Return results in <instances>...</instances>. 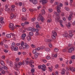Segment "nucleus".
<instances>
[{"mask_svg":"<svg viewBox=\"0 0 75 75\" xmlns=\"http://www.w3.org/2000/svg\"><path fill=\"white\" fill-rule=\"evenodd\" d=\"M25 64L24 61H23V62H20L18 64L16 63L15 64V66L14 67V69L17 71H19L20 70V66L24 65Z\"/></svg>","mask_w":75,"mask_h":75,"instance_id":"obj_1","label":"nucleus"},{"mask_svg":"<svg viewBox=\"0 0 75 75\" xmlns=\"http://www.w3.org/2000/svg\"><path fill=\"white\" fill-rule=\"evenodd\" d=\"M60 18L59 17H56V22H59L60 23V26L62 27H64V25H62V23L63 22V21L62 20H60Z\"/></svg>","mask_w":75,"mask_h":75,"instance_id":"obj_2","label":"nucleus"},{"mask_svg":"<svg viewBox=\"0 0 75 75\" xmlns=\"http://www.w3.org/2000/svg\"><path fill=\"white\" fill-rule=\"evenodd\" d=\"M46 66L45 65L43 64L42 65H39L38 66V68L39 69H42V70L43 71H46L45 68Z\"/></svg>","mask_w":75,"mask_h":75,"instance_id":"obj_3","label":"nucleus"},{"mask_svg":"<svg viewBox=\"0 0 75 75\" xmlns=\"http://www.w3.org/2000/svg\"><path fill=\"white\" fill-rule=\"evenodd\" d=\"M57 35V33L56 32L54 31H52V38L53 39H55L56 38V37Z\"/></svg>","mask_w":75,"mask_h":75,"instance_id":"obj_4","label":"nucleus"},{"mask_svg":"<svg viewBox=\"0 0 75 75\" xmlns=\"http://www.w3.org/2000/svg\"><path fill=\"white\" fill-rule=\"evenodd\" d=\"M59 5H60V6L59 5H57V6L56 7V8H57V12L60 13L61 11L59 10L61 9L60 7H62L63 4L60 3L59 4Z\"/></svg>","mask_w":75,"mask_h":75,"instance_id":"obj_5","label":"nucleus"},{"mask_svg":"<svg viewBox=\"0 0 75 75\" xmlns=\"http://www.w3.org/2000/svg\"><path fill=\"white\" fill-rule=\"evenodd\" d=\"M21 47H20V50H24L25 49V43L23 42H22L21 44Z\"/></svg>","mask_w":75,"mask_h":75,"instance_id":"obj_6","label":"nucleus"},{"mask_svg":"<svg viewBox=\"0 0 75 75\" xmlns=\"http://www.w3.org/2000/svg\"><path fill=\"white\" fill-rule=\"evenodd\" d=\"M40 2H42V5H43V6L44 7L45 5H44L46 4L47 3V0H40Z\"/></svg>","mask_w":75,"mask_h":75,"instance_id":"obj_7","label":"nucleus"},{"mask_svg":"<svg viewBox=\"0 0 75 75\" xmlns=\"http://www.w3.org/2000/svg\"><path fill=\"white\" fill-rule=\"evenodd\" d=\"M74 47H72L70 48L68 50V52L69 53H71L72 52L74 51Z\"/></svg>","mask_w":75,"mask_h":75,"instance_id":"obj_8","label":"nucleus"},{"mask_svg":"<svg viewBox=\"0 0 75 75\" xmlns=\"http://www.w3.org/2000/svg\"><path fill=\"white\" fill-rule=\"evenodd\" d=\"M74 30H69V35H68L69 38V36L70 37H72L73 36V34L72 33H74Z\"/></svg>","mask_w":75,"mask_h":75,"instance_id":"obj_9","label":"nucleus"},{"mask_svg":"<svg viewBox=\"0 0 75 75\" xmlns=\"http://www.w3.org/2000/svg\"><path fill=\"white\" fill-rule=\"evenodd\" d=\"M63 36L64 38H69L68 34L67 31H65V33L63 34Z\"/></svg>","mask_w":75,"mask_h":75,"instance_id":"obj_10","label":"nucleus"},{"mask_svg":"<svg viewBox=\"0 0 75 75\" xmlns=\"http://www.w3.org/2000/svg\"><path fill=\"white\" fill-rule=\"evenodd\" d=\"M9 27L10 28V29L12 30H14V25L12 23H11L9 24Z\"/></svg>","mask_w":75,"mask_h":75,"instance_id":"obj_11","label":"nucleus"},{"mask_svg":"<svg viewBox=\"0 0 75 75\" xmlns=\"http://www.w3.org/2000/svg\"><path fill=\"white\" fill-rule=\"evenodd\" d=\"M69 70L72 72H74L75 71V68L72 67H69Z\"/></svg>","mask_w":75,"mask_h":75,"instance_id":"obj_12","label":"nucleus"},{"mask_svg":"<svg viewBox=\"0 0 75 75\" xmlns=\"http://www.w3.org/2000/svg\"><path fill=\"white\" fill-rule=\"evenodd\" d=\"M26 36V35L25 34H23L21 35V38L23 40H24L25 39V37Z\"/></svg>","mask_w":75,"mask_h":75,"instance_id":"obj_13","label":"nucleus"},{"mask_svg":"<svg viewBox=\"0 0 75 75\" xmlns=\"http://www.w3.org/2000/svg\"><path fill=\"white\" fill-rule=\"evenodd\" d=\"M15 4L16 5L19 6H21L22 5V3L21 2H19V3L16 2L15 3Z\"/></svg>","mask_w":75,"mask_h":75,"instance_id":"obj_14","label":"nucleus"},{"mask_svg":"<svg viewBox=\"0 0 75 75\" xmlns=\"http://www.w3.org/2000/svg\"><path fill=\"white\" fill-rule=\"evenodd\" d=\"M27 38L28 41H30L31 39V36L30 35H28V36L27 37Z\"/></svg>","mask_w":75,"mask_h":75,"instance_id":"obj_15","label":"nucleus"},{"mask_svg":"<svg viewBox=\"0 0 75 75\" xmlns=\"http://www.w3.org/2000/svg\"><path fill=\"white\" fill-rule=\"evenodd\" d=\"M39 17H40V20L42 22H43L44 21V18L41 15H39Z\"/></svg>","mask_w":75,"mask_h":75,"instance_id":"obj_16","label":"nucleus"},{"mask_svg":"<svg viewBox=\"0 0 75 75\" xmlns=\"http://www.w3.org/2000/svg\"><path fill=\"white\" fill-rule=\"evenodd\" d=\"M72 13H71L69 15V16L68 17V20L69 21H70L71 20V18L72 17Z\"/></svg>","mask_w":75,"mask_h":75,"instance_id":"obj_17","label":"nucleus"},{"mask_svg":"<svg viewBox=\"0 0 75 75\" xmlns=\"http://www.w3.org/2000/svg\"><path fill=\"white\" fill-rule=\"evenodd\" d=\"M54 14L56 15V16H59V13H58L56 11H54Z\"/></svg>","mask_w":75,"mask_h":75,"instance_id":"obj_18","label":"nucleus"},{"mask_svg":"<svg viewBox=\"0 0 75 75\" xmlns=\"http://www.w3.org/2000/svg\"><path fill=\"white\" fill-rule=\"evenodd\" d=\"M32 2L34 4H36L38 3L37 0H32Z\"/></svg>","mask_w":75,"mask_h":75,"instance_id":"obj_19","label":"nucleus"},{"mask_svg":"<svg viewBox=\"0 0 75 75\" xmlns=\"http://www.w3.org/2000/svg\"><path fill=\"white\" fill-rule=\"evenodd\" d=\"M16 44L14 42H13L12 44V49H13V48H14L16 46Z\"/></svg>","mask_w":75,"mask_h":75,"instance_id":"obj_20","label":"nucleus"},{"mask_svg":"<svg viewBox=\"0 0 75 75\" xmlns=\"http://www.w3.org/2000/svg\"><path fill=\"white\" fill-rule=\"evenodd\" d=\"M66 26L68 28H69L71 26V24L70 23H68L67 24H66Z\"/></svg>","mask_w":75,"mask_h":75,"instance_id":"obj_21","label":"nucleus"},{"mask_svg":"<svg viewBox=\"0 0 75 75\" xmlns=\"http://www.w3.org/2000/svg\"><path fill=\"white\" fill-rule=\"evenodd\" d=\"M0 22L1 23H4V18L2 17L0 18Z\"/></svg>","mask_w":75,"mask_h":75,"instance_id":"obj_22","label":"nucleus"},{"mask_svg":"<svg viewBox=\"0 0 75 75\" xmlns=\"http://www.w3.org/2000/svg\"><path fill=\"white\" fill-rule=\"evenodd\" d=\"M45 41L46 42H52V40H49L48 39H45Z\"/></svg>","mask_w":75,"mask_h":75,"instance_id":"obj_23","label":"nucleus"},{"mask_svg":"<svg viewBox=\"0 0 75 75\" xmlns=\"http://www.w3.org/2000/svg\"><path fill=\"white\" fill-rule=\"evenodd\" d=\"M1 64L3 66H4L5 65V63L3 60L1 61Z\"/></svg>","mask_w":75,"mask_h":75,"instance_id":"obj_24","label":"nucleus"},{"mask_svg":"<svg viewBox=\"0 0 75 75\" xmlns=\"http://www.w3.org/2000/svg\"><path fill=\"white\" fill-rule=\"evenodd\" d=\"M29 45H27L26 43H25V48L26 49H28L29 48Z\"/></svg>","mask_w":75,"mask_h":75,"instance_id":"obj_25","label":"nucleus"},{"mask_svg":"<svg viewBox=\"0 0 75 75\" xmlns=\"http://www.w3.org/2000/svg\"><path fill=\"white\" fill-rule=\"evenodd\" d=\"M9 65L11 67H13V62L12 61H10L9 62Z\"/></svg>","mask_w":75,"mask_h":75,"instance_id":"obj_26","label":"nucleus"},{"mask_svg":"<svg viewBox=\"0 0 75 75\" xmlns=\"http://www.w3.org/2000/svg\"><path fill=\"white\" fill-rule=\"evenodd\" d=\"M34 61L33 60H31L30 61V62H29L30 65H32Z\"/></svg>","mask_w":75,"mask_h":75,"instance_id":"obj_27","label":"nucleus"},{"mask_svg":"<svg viewBox=\"0 0 75 75\" xmlns=\"http://www.w3.org/2000/svg\"><path fill=\"white\" fill-rule=\"evenodd\" d=\"M35 31L36 32V34L37 35H39V33H38V32L39 31V30L38 28H36L35 29Z\"/></svg>","mask_w":75,"mask_h":75,"instance_id":"obj_28","label":"nucleus"},{"mask_svg":"<svg viewBox=\"0 0 75 75\" xmlns=\"http://www.w3.org/2000/svg\"><path fill=\"white\" fill-rule=\"evenodd\" d=\"M40 55V54L38 53H36V54L35 55V58H37L38 57V56Z\"/></svg>","mask_w":75,"mask_h":75,"instance_id":"obj_29","label":"nucleus"},{"mask_svg":"<svg viewBox=\"0 0 75 75\" xmlns=\"http://www.w3.org/2000/svg\"><path fill=\"white\" fill-rule=\"evenodd\" d=\"M45 51L47 52H49L50 51V50L48 48H45Z\"/></svg>","mask_w":75,"mask_h":75,"instance_id":"obj_30","label":"nucleus"},{"mask_svg":"<svg viewBox=\"0 0 75 75\" xmlns=\"http://www.w3.org/2000/svg\"><path fill=\"white\" fill-rule=\"evenodd\" d=\"M22 19L23 20V21H26L27 20V18L23 16L22 17Z\"/></svg>","mask_w":75,"mask_h":75,"instance_id":"obj_31","label":"nucleus"},{"mask_svg":"<svg viewBox=\"0 0 75 75\" xmlns=\"http://www.w3.org/2000/svg\"><path fill=\"white\" fill-rule=\"evenodd\" d=\"M13 48V49H14V50L15 51H16L18 50V47H14Z\"/></svg>","mask_w":75,"mask_h":75,"instance_id":"obj_32","label":"nucleus"},{"mask_svg":"<svg viewBox=\"0 0 75 75\" xmlns=\"http://www.w3.org/2000/svg\"><path fill=\"white\" fill-rule=\"evenodd\" d=\"M65 10H66L67 11H70L69 8L67 6L65 7Z\"/></svg>","mask_w":75,"mask_h":75,"instance_id":"obj_33","label":"nucleus"},{"mask_svg":"<svg viewBox=\"0 0 75 75\" xmlns=\"http://www.w3.org/2000/svg\"><path fill=\"white\" fill-rule=\"evenodd\" d=\"M36 49H34L33 51V54H36Z\"/></svg>","mask_w":75,"mask_h":75,"instance_id":"obj_34","label":"nucleus"},{"mask_svg":"<svg viewBox=\"0 0 75 75\" xmlns=\"http://www.w3.org/2000/svg\"><path fill=\"white\" fill-rule=\"evenodd\" d=\"M41 13H42V14H44L45 13V11L44 9H43L41 11Z\"/></svg>","mask_w":75,"mask_h":75,"instance_id":"obj_35","label":"nucleus"},{"mask_svg":"<svg viewBox=\"0 0 75 75\" xmlns=\"http://www.w3.org/2000/svg\"><path fill=\"white\" fill-rule=\"evenodd\" d=\"M6 36L8 38H10L11 37V35L10 34H6Z\"/></svg>","mask_w":75,"mask_h":75,"instance_id":"obj_36","label":"nucleus"},{"mask_svg":"<svg viewBox=\"0 0 75 75\" xmlns=\"http://www.w3.org/2000/svg\"><path fill=\"white\" fill-rule=\"evenodd\" d=\"M48 68H49V71H50V72L52 71L53 69L52 67H48Z\"/></svg>","mask_w":75,"mask_h":75,"instance_id":"obj_37","label":"nucleus"},{"mask_svg":"<svg viewBox=\"0 0 75 75\" xmlns=\"http://www.w3.org/2000/svg\"><path fill=\"white\" fill-rule=\"evenodd\" d=\"M14 14H11V18H10L11 19H12L14 17Z\"/></svg>","mask_w":75,"mask_h":75,"instance_id":"obj_38","label":"nucleus"},{"mask_svg":"<svg viewBox=\"0 0 75 75\" xmlns=\"http://www.w3.org/2000/svg\"><path fill=\"white\" fill-rule=\"evenodd\" d=\"M59 50L57 48H55L54 49V51L56 52H57Z\"/></svg>","mask_w":75,"mask_h":75,"instance_id":"obj_39","label":"nucleus"},{"mask_svg":"<svg viewBox=\"0 0 75 75\" xmlns=\"http://www.w3.org/2000/svg\"><path fill=\"white\" fill-rule=\"evenodd\" d=\"M48 11H49V13H51L52 12V11H53V10L52 8H50L49 9Z\"/></svg>","mask_w":75,"mask_h":75,"instance_id":"obj_40","label":"nucleus"},{"mask_svg":"<svg viewBox=\"0 0 75 75\" xmlns=\"http://www.w3.org/2000/svg\"><path fill=\"white\" fill-rule=\"evenodd\" d=\"M35 71V69L32 68L31 70V71L32 73H34Z\"/></svg>","mask_w":75,"mask_h":75,"instance_id":"obj_41","label":"nucleus"},{"mask_svg":"<svg viewBox=\"0 0 75 75\" xmlns=\"http://www.w3.org/2000/svg\"><path fill=\"white\" fill-rule=\"evenodd\" d=\"M4 70V67L2 66L0 67V71Z\"/></svg>","mask_w":75,"mask_h":75,"instance_id":"obj_42","label":"nucleus"},{"mask_svg":"<svg viewBox=\"0 0 75 75\" xmlns=\"http://www.w3.org/2000/svg\"><path fill=\"white\" fill-rule=\"evenodd\" d=\"M51 21L52 20L51 18L48 19V20H47V23H50L51 22Z\"/></svg>","mask_w":75,"mask_h":75,"instance_id":"obj_43","label":"nucleus"},{"mask_svg":"<svg viewBox=\"0 0 75 75\" xmlns=\"http://www.w3.org/2000/svg\"><path fill=\"white\" fill-rule=\"evenodd\" d=\"M57 53H56L55 54H53V55H52V56L53 57H56L57 56Z\"/></svg>","mask_w":75,"mask_h":75,"instance_id":"obj_44","label":"nucleus"},{"mask_svg":"<svg viewBox=\"0 0 75 75\" xmlns=\"http://www.w3.org/2000/svg\"><path fill=\"white\" fill-rule=\"evenodd\" d=\"M31 47L33 48H35L36 47V46L35 45L33 44H31Z\"/></svg>","mask_w":75,"mask_h":75,"instance_id":"obj_45","label":"nucleus"},{"mask_svg":"<svg viewBox=\"0 0 75 75\" xmlns=\"http://www.w3.org/2000/svg\"><path fill=\"white\" fill-rule=\"evenodd\" d=\"M46 58L47 59H50L51 58V57L49 56H47L46 57Z\"/></svg>","mask_w":75,"mask_h":75,"instance_id":"obj_46","label":"nucleus"},{"mask_svg":"<svg viewBox=\"0 0 75 75\" xmlns=\"http://www.w3.org/2000/svg\"><path fill=\"white\" fill-rule=\"evenodd\" d=\"M68 46L69 47H71L72 46V45L71 43H69L68 44Z\"/></svg>","mask_w":75,"mask_h":75,"instance_id":"obj_47","label":"nucleus"},{"mask_svg":"<svg viewBox=\"0 0 75 75\" xmlns=\"http://www.w3.org/2000/svg\"><path fill=\"white\" fill-rule=\"evenodd\" d=\"M26 11V9L25 8H23V12H25Z\"/></svg>","mask_w":75,"mask_h":75,"instance_id":"obj_48","label":"nucleus"},{"mask_svg":"<svg viewBox=\"0 0 75 75\" xmlns=\"http://www.w3.org/2000/svg\"><path fill=\"white\" fill-rule=\"evenodd\" d=\"M3 69H5V70H7V69H8V68L6 67L5 66H4L3 67Z\"/></svg>","mask_w":75,"mask_h":75,"instance_id":"obj_49","label":"nucleus"},{"mask_svg":"<svg viewBox=\"0 0 75 75\" xmlns=\"http://www.w3.org/2000/svg\"><path fill=\"white\" fill-rule=\"evenodd\" d=\"M20 59L19 58H17L16 59V62H18L19 61Z\"/></svg>","mask_w":75,"mask_h":75,"instance_id":"obj_50","label":"nucleus"},{"mask_svg":"<svg viewBox=\"0 0 75 75\" xmlns=\"http://www.w3.org/2000/svg\"><path fill=\"white\" fill-rule=\"evenodd\" d=\"M4 47L6 49H7L8 48V46L7 45L4 44Z\"/></svg>","mask_w":75,"mask_h":75,"instance_id":"obj_51","label":"nucleus"},{"mask_svg":"<svg viewBox=\"0 0 75 75\" xmlns=\"http://www.w3.org/2000/svg\"><path fill=\"white\" fill-rule=\"evenodd\" d=\"M59 68V65L57 64H56V65H55V68L56 69H58Z\"/></svg>","mask_w":75,"mask_h":75,"instance_id":"obj_52","label":"nucleus"},{"mask_svg":"<svg viewBox=\"0 0 75 75\" xmlns=\"http://www.w3.org/2000/svg\"><path fill=\"white\" fill-rule=\"evenodd\" d=\"M71 59H75V55H73L71 57Z\"/></svg>","mask_w":75,"mask_h":75,"instance_id":"obj_53","label":"nucleus"},{"mask_svg":"<svg viewBox=\"0 0 75 75\" xmlns=\"http://www.w3.org/2000/svg\"><path fill=\"white\" fill-rule=\"evenodd\" d=\"M29 34L31 36H33V33L32 32H30L29 33Z\"/></svg>","mask_w":75,"mask_h":75,"instance_id":"obj_54","label":"nucleus"},{"mask_svg":"<svg viewBox=\"0 0 75 75\" xmlns=\"http://www.w3.org/2000/svg\"><path fill=\"white\" fill-rule=\"evenodd\" d=\"M32 32H35V29L34 28H32L31 30Z\"/></svg>","mask_w":75,"mask_h":75,"instance_id":"obj_55","label":"nucleus"},{"mask_svg":"<svg viewBox=\"0 0 75 75\" xmlns=\"http://www.w3.org/2000/svg\"><path fill=\"white\" fill-rule=\"evenodd\" d=\"M49 47L50 48L52 47V44L51 43H49Z\"/></svg>","mask_w":75,"mask_h":75,"instance_id":"obj_56","label":"nucleus"},{"mask_svg":"<svg viewBox=\"0 0 75 75\" xmlns=\"http://www.w3.org/2000/svg\"><path fill=\"white\" fill-rule=\"evenodd\" d=\"M35 20V18H33L32 19L31 21H32V22H34Z\"/></svg>","mask_w":75,"mask_h":75,"instance_id":"obj_57","label":"nucleus"},{"mask_svg":"<svg viewBox=\"0 0 75 75\" xmlns=\"http://www.w3.org/2000/svg\"><path fill=\"white\" fill-rule=\"evenodd\" d=\"M70 67H67V68H66V70H67V71H69V70H70Z\"/></svg>","mask_w":75,"mask_h":75,"instance_id":"obj_58","label":"nucleus"},{"mask_svg":"<svg viewBox=\"0 0 75 75\" xmlns=\"http://www.w3.org/2000/svg\"><path fill=\"white\" fill-rule=\"evenodd\" d=\"M54 75H58V72L57 71H56L55 72Z\"/></svg>","mask_w":75,"mask_h":75,"instance_id":"obj_59","label":"nucleus"},{"mask_svg":"<svg viewBox=\"0 0 75 75\" xmlns=\"http://www.w3.org/2000/svg\"><path fill=\"white\" fill-rule=\"evenodd\" d=\"M29 23L28 22V21H25L24 23L25 25H28L29 24Z\"/></svg>","mask_w":75,"mask_h":75,"instance_id":"obj_60","label":"nucleus"},{"mask_svg":"<svg viewBox=\"0 0 75 75\" xmlns=\"http://www.w3.org/2000/svg\"><path fill=\"white\" fill-rule=\"evenodd\" d=\"M36 27L38 28H40V26L39 25H36Z\"/></svg>","mask_w":75,"mask_h":75,"instance_id":"obj_61","label":"nucleus"},{"mask_svg":"<svg viewBox=\"0 0 75 75\" xmlns=\"http://www.w3.org/2000/svg\"><path fill=\"white\" fill-rule=\"evenodd\" d=\"M65 74V72L64 71H62L61 72V74H62V75H64Z\"/></svg>","mask_w":75,"mask_h":75,"instance_id":"obj_62","label":"nucleus"},{"mask_svg":"<svg viewBox=\"0 0 75 75\" xmlns=\"http://www.w3.org/2000/svg\"><path fill=\"white\" fill-rule=\"evenodd\" d=\"M32 29V27H30L28 28V30L29 31H31H31Z\"/></svg>","mask_w":75,"mask_h":75,"instance_id":"obj_63","label":"nucleus"},{"mask_svg":"<svg viewBox=\"0 0 75 75\" xmlns=\"http://www.w3.org/2000/svg\"><path fill=\"white\" fill-rule=\"evenodd\" d=\"M2 59H5V56L4 55L2 56Z\"/></svg>","mask_w":75,"mask_h":75,"instance_id":"obj_64","label":"nucleus"}]
</instances>
